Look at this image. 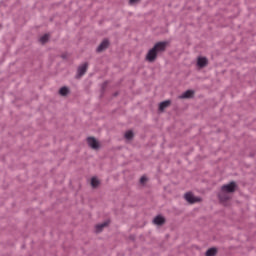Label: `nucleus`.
<instances>
[{
  "instance_id": "2",
  "label": "nucleus",
  "mask_w": 256,
  "mask_h": 256,
  "mask_svg": "<svg viewBox=\"0 0 256 256\" xmlns=\"http://www.w3.org/2000/svg\"><path fill=\"white\" fill-rule=\"evenodd\" d=\"M157 54L163 53L167 49V42H158L153 47Z\"/></svg>"
},
{
  "instance_id": "11",
  "label": "nucleus",
  "mask_w": 256,
  "mask_h": 256,
  "mask_svg": "<svg viewBox=\"0 0 256 256\" xmlns=\"http://www.w3.org/2000/svg\"><path fill=\"white\" fill-rule=\"evenodd\" d=\"M155 225H163L165 223V218L162 216H156L153 220Z\"/></svg>"
},
{
  "instance_id": "12",
  "label": "nucleus",
  "mask_w": 256,
  "mask_h": 256,
  "mask_svg": "<svg viewBox=\"0 0 256 256\" xmlns=\"http://www.w3.org/2000/svg\"><path fill=\"white\" fill-rule=\"evenodd\" d=\"M107 225H109V221L96 225V233H101V231H103L104 227H107Z\"/></svg>"
},
{
  "instance_id": "4",
  "label": "nucleus",
  "mask_w": 256,
  "mask_h": 256,
  "mask_svg": "<svg viewBox=\"0 0 256 256\" xmlns=\"http://www.w3.org/2000/svg\"><path fill=\"white\" fill-rule=\"evenodd\" d=\"M157 55V51L154 48L150 49L146 55V61L153 63L157 59Z\"/></svg>"
},
{
  "instance_id": "10",
  "label": "nucleus",
  "mask_w": 256,
  "mask_h": 256,
  "mask_svg": "<svg viewBox=\"0 0 256 256\" xmlns=\"http://www.w3.org/2000/svg\"><path fill=\"white\" fill-rule=\"evenodd\" d=\"M169 105H171V101H169V100L161 102L159 104V111H165V109H167V107H169Z\"/></svg>"
},
{
  "instance_id": "18",
  "label": "nucleus",
  "mask_w": 256,
  "mask_h": 256,
  "mask_svg": "<svg viewBox=\"0 0 256 256\" xmlns=\"http://www.w3.org/2000/svg\"><path fill=\"white\" fill-rule=\"evenodd\" d=\"M140 183H141V185H145V183H147V177L142 176V177L140 178Z\"/></svg>"
},
{
  "instance_id": "16",
  "label": "nucleus",
  "mask_w": 256,
  "mask_h": 256,
  "mask_svg": "<svg viewBox=\"0 0 256 256\" xmlns=\"http://www.w3.org/2000/svg\"><path fill=\"white\" fill-rule=\"evenodd\" d=\"M49 41V34H45L40 38V43L45 44Z\"/></svg>"
},
{
  "instance_id": "1",
  "label": "nucleus",
  "mask_w": 256,
  "mask_h": 256,
  "mask_svg": "<svg viewBox=\"0 0 256 256\" xmlns=\"http://www.w3.org/2000/svg\"><path fill=\"white\" fill-rule=\"evenodd\" d=\"M237 190V183L230 182L221 187V190L218 194L219 200L221 203H225V201H229L231 199V193H235Z\"/></svg>"
},
{
  "instance_id": "19",
  "label": "nucleus",
  "mask_w": 256,
  "mask_h": 256,
  "mask_svg": "<svg viewBox=\"0 0 256 256\" xmlns=\"http://www.w3.org/2000/svg\"><path fill=\"white\" fill-rule=\"evenodd\" d=\"M140 0H129L130 5H135V3H139Z\"/></svg>"
},
{
  "instance_id": "13",
  "label": "nucleus",
  "mask_w": 256,
  "mask_h": 256,
  "mask_svg": "<svg viewBox=\"0 0 256 256\" xmlns=\"http://www.w3.org/2000/svg\"><path fill=\"white\" fill-rule=\"evenodd\" d=\"M100 184L101 182L99 181V179H97V177H93L91 179V187H93V189H96V187Z\"/></svg>"
},
{
  "instance_id": "14",
  "label": "nucleus",
  "mask_w": 256,
  "mask_h": 256,
  "mask_svg": "<svg viewBox=\"0 0 256 256\" xmlns=\"http://www.w3.org/2000/svg\"><path fill=\"white\" fill-rule=\"evenodd\" d=\"M217 255V248H210L206 251V256H215Z\"/></svg>"
},
{
  "instance_id": "3",
  "label": "nucleus",
  "mask_w": 256,
  "mask_h": 256,
  "mask_svg": "<svg viewBox=\"0 0 256 256\" xmlns=\"http://www.w3.org/2000/svg\"><path fill=\"white\" fill-rule=\"evenodd\" d=\"M87 143H88L89 147H91V149H94L95 151H97V149H99V147H100L99 141H97V139H95V137H88Z\"/></svg>"
},
{
  "instance_id": "7",
  "label": "nucleus",
  "mask_w": 256,
  "mask_h": 256,
  "mask_svg": "<svg viewBox=\"0 0 256 256\" xmlns=\"http://www.w3.org/2000/svg\"><path fill=\"white\" fill-rule=\"evenodd\" d=\"M89 67L88 63H84L78 68V77H83L85 73H87V69Z\"/></svg>"
},
{
  "instance_id": "17",
  "label": "nucleus",
  "mask_w": 256,
  "mask_h": 256,
  "mask_svg": "<svg viewBox=\"0 0 256 256\" xmlns=\"http://www.w3.org/2000/svg\"><path fill=\"white\" fill-rule=\"evenodd\" d=\"M133 137V131L129 130L125 133V138L130 140Z\"/></svg>"
},
{
  "instance_id": "15",
  "label": "nucleus",
  "mask_w": 256,
  "mask_h": 256,
  "mask_svg": "<svg viewBox=\"0 0 256 256\" xmlns=\"http://www.w3.org/2000/svg\"><path fill=\"white\" fill-rule=\"evenodd\" d=\"M69 93V88L67 87H62L60 90H59V94L62 95V97H65V95H67Z\"/></svg>"
},
{
  "instance_id": "8",
  "label": "nucleus",
  "mask_w": 256,
  "mask_h": 256,
  "mask_svg": "<svg viewBox=\"0 0 256 256\" xmlns=\"http://www.w3.org/2000/svg\"><path fill=\"white\" fill-rule=\"evenodd\" d=\"M109 47V40L105 39L102 41V43L98 46L97 52L101 53L102 51H105Z\"/></svg>"
},
{
  "instance_id": "6",
  "label": "nucleus",
  "mask_w": 256,
  "mask_h": 256,
  "mask_svg": "<svg viewBox=\"0 0 256 256\" xmlns=\"http://www.w3.org/2000/svg\"><path fill=\"white\" fill-rule=\"evenodd\" d=\"M208 64H209V60H207L206 57L199 56V57L197 58V66H198L200 69H203V67H207Z\"/></svg>"
},
{
  "instance_id": "5",
  "label": "nucleus",
  "mask_w": 256,
  "mask_h": 256,
  "mask_svg": "<svg viewBox=\"0 0 256 256\" xmlns=\"http://www.w3.org/2000/svg\"><path fill=\"white\" fill-rule=\"evenodd\" d=\"M184 199H185L188 203H191V204H193V203H198V201H200L199 198H198V197H195V196L193 195V193H191V192L186 193V194L184 195Z\"/></svg>"
},
{
  "instance_id": "9",
  "label": "nucleus",
  "mask_w": 256,
  "mask_h": 256,
  "mask_svg": "<svg viewBox=\"0 0 256 256\" xmlns=\"http://www.w3.org/2000/svg\"><path fill=\"white\" fill-rule=\"evenodd\" d=\"M193 94V90H187L180 96V99H191V97H193Z\"/></svg>"
}]
</instances>
